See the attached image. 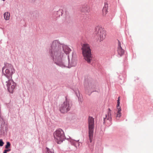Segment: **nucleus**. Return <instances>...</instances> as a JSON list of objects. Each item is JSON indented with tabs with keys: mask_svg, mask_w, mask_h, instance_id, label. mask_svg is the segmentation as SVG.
<instances>
[{
	"mask_svg": "<svg viewBox=\"0 0 153 153\" xmlns=\"http://www.w3.org/2000/svg\"><path fill=\"white\" fill-rule=\"evenodd\" d=\"M33 1H35V0H32Z\"/></svg>",
	"mask_w": 153,
	"mask_h": 153,
	"instance_id": "nucleus-28",
	"label": "nucleus"
},
{
	"mask_svg": "<svg viewBox=\"0 0 153 153\" xmlns=\"http://www.w3.org/2000/svg\"><path fill=\"white\" fill-rule=\"evenodd\" d=\"M89 137L90 143L92 141L94 129V119L89 117L88 120Z\"/></svg>",
	"mask_w": 153,
	"mask_h": 153,
	"instance_id": "nucleus-6",
	"label": "nucleus"
},
{
	"mask_svg": "<svg viewBox=\"0 0 153 153\" xmlns=\"http://www.w3.org/2000/svg\"><path fill=\"white\" fill-rule=\"evenodd\" d=\"M94 34L97 35L98 39H100V41H102L105 38V31L100 26H97L96 27Z\"/></svg>",
	"mask_w": 153,
	"mask_h": 153,
	"instance_id": "nucleus-7",
	"label": "nucleus"
},
{
	"mask_svg": "<svg viewBox=\"0 0 153 153\" xmlns=\"http://www.w3.org/2000/svg\"><path fill=\"white\" fill-rule=\"evenodd\" d=\"M81 11L82 12L88 13L90 11L89 6L87 4H84L82 6Z\"/></svg>",
	"mask_w": 153,
	"mask_h": 153,
	"instance_id": "nucleus-10",
	"label": "nucleus"
},
{
	"mask_svg": "<svg viewBox=\"0 0 153 153\" xmlns=\"http://www.w3.org/2000/svg\"><path fill=\"white\" fill-rule=\"evenodd\" d=\"M71 51L67 45L60 43L58 40H55L50 44L48 49L49 55L56 65L62 68H70L72 67L75 66L76 65V54L73 52L71 61L68 55V61L64 59V52L68 55Z\"/></svg>",
	"mask_w": 153,
	"mask_h": 153,
	"instance_id": "nucleus-1",
	"label": "nucleus"
},
{
	"mask_svg": "<svg viewBox=\"0 0 153 153\" xmlns=\"http://www.w3.org/2000/svg\"><path fill=\"white\" fill-rule=\"evenodd\" d=\"M28 153H30V152H28Z\"/></svg>",
	"mask_w": 153,
	"mask_h": 153,
	"instance_id": "nucleus-29",
	"label": "nucleus"
},
{
	"mask_svg": "<svg viewBox=\"0 0 153 153\" xmlns=\"http://www.w3.org/2000/svg\"><path fill=\"white\" fill-rule=\"evenodd\" d=\"M81 49L84 59L88 63H90L92 56L89 45L87 44H84L82 45Z\"/></svg>",
	"mask_w": 153,
	"mask_h": 153,
	"instance_id": "nucleus-3",
	"label": "nucleus"
},
{
	"mask_svg": "<svg viewBox=\"0 0 153 153\" xmlns=\"http://www.w3.org/2000/svg\"><path fill=\"white\" fill-rule=\"evenodd\" d=\"M5 150L7 152H10L11 151V149H10L8 148L7 149H5Z\"/></svg>",
	"mask_w": 153,
	"mask_h": 153,
	"instance_id": "nucleus-23",
	"label": "nucleus"
},
{
	"mask_svg": "<svg viewBox=\"0 0 153 153\" xmlns=\"http://www.w3.org/2000/svg\"><path fill=\"white\" fill-rule=\"evenodd\" d=\"M11 146V144L9 142H7L5 146V148L6 149H7L10 147Z\"/></svg>",
	"mask_w": 153,
	"mask_h": 153,
	"instance_id": "nucleus-17",
	"label": "nucleus"
},
{
	"mask_svg": "<svg viewBox=\"0 0 153 153\" xmlns=\"http://www.w3.org/2000/svg\"><path fill=\"white\" fill-rule=\"evenodd\" d=\"M108 118V117H107V114H106L105 115V117H104L103 118V123L104 124H105V119H107V118Z\"/></svg>",
	"mask_w": 153,
	"mask_h": 153,
	"instance_id": "nucleus-21",
	"label": "nucleus"
},
{
	"mask_svg": "<svg viewBox=\"0 0 153 153\" xmlns=\"http://www.w3.org/2000/svg\"><path fill=\"white\" fill-rule=\"evenodd\" d=\"M99 90H97V91L96 90L93 91L91 92V93L93 92H99Z\"/></svg>",
	"mask_w": 153,
	"mask_h": 153,
	"instance_id": "nucleus-24",
	"label": "nucleus"
},
{
	"mask_svg": "<svg viewBox=\"0 0 153 153\" xmlns=\"http://www.w3.org/2000/svg\"><path fill=\"white\" fill-rule=\"evenodd\" d=\"M5 131H7L8 130V128H7V126H6L5 127Z\"/></svg>",
	"mask_w": 153,
	"mask_h": 153,
	"instance_id": "nucleus-26",
	"label": "nucleus"
},
{
	"mask_svg": "<svg viewBox=\"0 0 153 153\" xmlns=\"http://www.w3.org/2000/svg\"><path fill=\"white\" fill-rule=\"evenodd\" d=\"M34 19H37L39 16V13L37 11L33 12L32 14Z\"/></svg>",
	"mask_w": 153,
	"mask_h": 153,
	"instance_id": "nucleus-16",
	"label": "nucleus"
},
{
	"mask_svg": "<svg viewBox=\"0 0 153 153\" xmlns=\"http://www.w3.org/2000/svg\"><path fill=\"white\" fill-rule=\"evenodd\" d=\"M74 91L75 92L77 97H78V99H79V96H80V94H79V91L78 90H74Z\"/></svg>",
	"mask_w": 153,
	"mask_h": 153,
	"instance_id": "nucleus-19",
	"label": "nucleus"
},
{
	"mask_svg": "<svg viewBox=\"0 0 153 153\" xmlns=\"http://www.w3.org/2000/svg\"><path fill=\"white\" fill-rule=\"evenodd\" d=\"M91 88H96V86L95 85H93V86H92Z\"/></svg>",
	"mask_w": 153,
	"mask_h": 153,
	"instance_id": "nucleus-25",
	"label": "nucleus"
},
{
	"mask_svg": "<svg viewBox=\"0 0 153 153\" xmlns=\"http://www.w3.org/2000/svg\"><path fill=\"white\" fill-rule=\"evenodd\" d=\"M79 141V140H78L77 141L76 140H75L74 142V145H76V144H79V143H78V141Z\"/></svg>",
	"mask_w": 153,
	"mask_h": 153,
	"instance_id": "nucleus-22",
	"label": "nucleus"
},
{
	"mask_svg": "<svg viewBox=\"0 0 153 153\" xmlns=\"http://www.w3.org/2000/svg\"><path fill=\"white\" fill-rule=\"evenodd\" d=\"M72 106L70 100L65 97V100L59 107V111L61 113L65 114L69 111Z\"/></svg>",
	"mask_w": 153,
	"mask_h": 153,
	"instance_id": "nucleus-5",
	"label": "nucleus"
},
{
	"mask_svg": "<svg viewBox=\"0 0 153 153\" xmlns=\"http://www.w3.org/2000/svg\"><path fill=\"white\" fill-rule=\"evenodd\" d=\"M45 151V153H54L53 149H50L47 147H46Z\"/></svg>",
	"mask_w": 153,
	"mask_h": 153,
	"instance_id": "nucleus-15",
	"label": "nucleus"
},
{
	"mask_svg": "<svg viewBox=\"0 0 153 153\" xmlns=\"http://www.w3.org/2000/svg\"><path fill=\"white\" fill-rule=\"evenodd\" d=\"M4 144V142L3 141V140L1 139H0V146L2 147V146Z\"/></svg>",
	"mask_w": 153,
	"mask_h": 153,
	"instance_id": "nucleus-20",
	"label": "nucleus"
},
{
	"mask_svg": "<svg viewBox=\"0 0 153 153\" xmlns=\"http://www.w3.org/2000/svg\"><path fill=\"white\" fill-rule=\"evenodd\" d=\"M108 4L107 3H106L105 2V6L104 7H103L102 9V13H103V15L104 16H105V15L107 13V12H108Z\"/></svg>",
	"mask_w": 153,
	"mask_h": 153,
	"instance_id": "nucleus-12",
	"label": "nucleus"
},
{
	"mask_svg": "<svg viewBox=\"0 0 153 153\" xmlns=\"http://www.w3.org/2000/svg\"><path fill=\"white\" fill-rule=\"evenodd\" d=\"M63 12V10L62 9H59L57 11H55L53 13L54 16L56 18L59 17L60 16H62Z\"/></svg>",
	"mask_w": 153,
	"mask_h": 153,
	"instance_id": "nucleus-11",
	"label": "nucleus"
},
{
	"mask_svg": "<svg viewBox=\"0 0 153 153\" xmlns=\"http://www.w3.org/2000/svg\"><path fill=\"white\" fill-rule=\"evenodd\" d=\"M120 97H119L117 100V108L118 109V111L116 115V118L117 119L118 117L120 118L121 116V109L120 107Z\"/></svg>",
	"mask_w": 153,
	"mask_h": 153,
	"instance_id": "nucleus-8",
	"label": "nucleus"
},
{
	"mask_svg": "<svg viewBox=\"0 0 153 153\" xmlns=\"http://www.w3.org/2000/svg\"><path fill=\"white\" fill-rule=\"evenodd\" d=\"M4 18L6 20H9L10 19V13L9 12H6L4 14Z\"/></svg>",
	"mask_w": 153,
	"mask_h": 153,
	"instance_id": "nucleus-13",
	"label": "nucleus"
},
{
	"mask_svg": "<svg viewBox=\"0 0 153 153\" xmlns=\"http://www.w3.org/2000/svg\"><path fill=\"white\" fill-rule=\"evenodd\" d=\"M3 153H7V152L4 149V151Z\"/></svg>",
	"mask_w": 153,
	"mask_h": 153,
	"instance_id": "nucleus-27",
	"label": "nucleus"
},
{
	"mask_svg": "<svg viewBox=\"0 0 153 153\" xmlns=\"http://www.w3.org/2000/svg\"><path fill=\"white\" fill-rule=\"evenodd\" d=\"M55 139L58 144L61 143L65 139H67L64 132L61 129L56 130L53 133Z\"/></svg>",
	"mask_w": 153,
	"mask_h": 153,
	"instance_id": "nucleus-4",
	"label": "nucleus"
},
{
	"mask_svg": "<svg viewBox=\"0 0 153 153\" xmlns=\"http://www.w3.org/2000/svg\"><path fill=\"white\" fill-rule=\"evenodd\" d=\"M111 111L109 108L108 109V117L107 118V120H109V121H111Z\"/></svg>",
	"mask_w": 153,
	"mask_h": 153,
	"instance_id": "nucleus-14",
	"label": "nucleus"
},
{
	"mask_svg": "<svg viewBox=\"0 0 153 153\" xmlns=\"http://www.w3.org/2000/svg\"><path fill=\"white\" fill-rule=\"evenodd\" d=\"M89 148L90 149V150L92 152L94 150V144H90L89 145Z\"/></svg>",
	"mask_w": 153,
	"mask_h": 153,
	"instance_id": "nucleus-18",
	"label": "nucleus"
},
{
	"mask_svg": "<svg viewBox=\"0 0 153 153\" xmlns=\"http://www.w3.org/2000/svg\"><path fill=\"white\" fill-rule=\"evenodd\" d=\"M118 41V55H119L120 56H121L124 54L125 51L122 48L121 46V43L120 42V41L119 40Z\"/></svg>",
	"mask_w": 153,
	"mask_h": 153,
	"instance_id": "nucleus-9",
	"label": "nucleus"
},
{
	"mask_svg": "<svg viewBox=\"0 0 153 153\" xmlns=\"http://www.w3.org/2000/svg\"><path fill=\"white\" fill-rule=\"evenodd\" d=\"M4 64L5 65L2 68V74L8 79L6 81L8 91L10 93H13L16 85V83L12 79L15 70L10 64L4 63Z\"/></svg>",
	"mask_w": 153,
	"mask_h": 153,
	"instance_id": "nucleus-2",
	"label": "nucleus"
}]
</instances>
